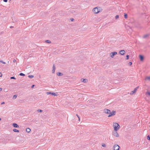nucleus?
Here are the masks:
<instances>
[{
  "mask_svg": "<svg viewBox=\"0 0 150 150\" xmlns=\"http://www.w3.org/2000/svg\"><path fill=\"white\" fill-rule=\"evenodd\" d=\"M55 67L54 64H53V69L52 70V73H54L55 71Z\"/></svg>",
  "mask_w": 150,
  "mask_h": 150,
  "instance_id": "obj_13",
  "label": "nucleus"
},
{
  "mask_svg": "<svg viewBox=\"0 0 150 150\" xmlns=\"http://www.w3.org/2000/svg\"><path fill=\"white\" fill-rule=\"evenodd\" d=\"M10 79H16L15 77L14 76H13V77H11Z\"/></svg>",
  "mask_w": 150,
  "mask_h": 150,
  "instance_id": "obj_30",
  "label": "nucleus"
},
{
  "mask_svg": "<svg viewBox=\"0 0 150 150\" xmlns=\"http://www.w3.org/2000/svg\"><path fill=\"white\" fill-rule=\"evenodd\" d=\"M76 116L78 117L79 120V121L80 120V118H79V115L77 114H76Z\"/></svg>",
  "mask_w": 150,
  "mask_h": 150,
  "instance_id": "obj_34",
  "label": "nucleus"
},
{
  "mask_svg": "<svg viewBox=\"0 0 150 150\" xmlns=\"http://www.w3.org/2000/svg\"><path fill=\"white\" fill-rule=\"evenodd\" d=\"M16 62V59H14V60H13V62Z\"/></svg>",
  "mask_w": 150,
  "mask_h": 150,
  "instance_id": "obj_37",
  "label": "nucleus"
},
{
  "mask_svg": "<svg viewBox=\"0 0 150 150\" xmlns=\"http://www.w3.org/2000/svg\"><path fill=\"white\" fill-rule=\"evenodd\" d=\"M147 93L149 95V96H150V92H147Z\"/></svg>",
  "mask_w": 150,
  "mask_h": 150,
  "instance_id": "obj_33",
  "label": "nucleus"
},
{
  "mask_svg": "<svg viewBox=\"0 0 150 150\" xmlns=\"http://www.w3.org/2000/svg\"><path fill=\"white\" fill-rule=\"evenodd\" d=\"M10 28H13V26H11V27H10Z\"/></svg>",
  "mask_w": 150,
  "mask_h": 150,
  "instance_id": "obj_42",
  "label": "nucleus"
},
{
  "mask_svg": "<svg viewBox=\"0 0 150 150\" xmlns=\"http://www.w3.org/2000/svg\"><path fill=\"white\" fill-rule=\"evenodd\" d=\"M47 95H49V94H51V95H54V96H57V94L56 93H54L47 92Z\"/></svg>",
  "mask_w": 150,
  "mask_h": 150,
  "instance_id": "obj_9",
  "label": "nucleus"
},
{
  "mask_svg": "<svg viewBox=\"0 0 150 150\" xmlns=\"http://www.w3.org/2000/svg\"><path fill=\"white\" fill-rule=\"evenodd\" d=\"M129 64V66H131L132 64V62H129V63H128Z\"/></svg>",
  "mask_w": 150,
  "mask_h": 150,
  "instance_id": "obj_32",
  "label": "nucleus"
},
{
  "mask_svg": "<svg viewBox=\"0 0 150 150\" xmlns=\"http://www.w3.org/2000/svg\"><path fill=\"white\" fill-rule=\"evenodd\" d=\"M1 120V119L0 118V120Z\"/></svg>",
  "mask_w": 150,
  "mask_h": 150,
  "instance_id": "obj_43",
  "label": "nucleus"
},
{
  "mask_svg": "<svg viewBox=\"0 0 150 150\" xmlns=\"http://www.w3.org/2000/svg\"><path fill=\"white\" fill-rule=\"evenodd\" d=\"M113 135L116 137H118L119 136L118 134L115 131L113 132Z\"/></svg>",
  "mask_w": 150,
  "mask_h": 150,
  "instance_id": "obj_8",
  "label": "nucleus"
},
{
  "mask_svg": "<svg viewBox=\"0 0 150 150\" xmlns=\"http://www.w3.org/2000/svg\"><path fill=\"white\" fill-rule=\"evenodd\" d=\"M28 77L30 78L31 79V78H33L34 77V76L33 75H29L28 76Z\"/></svg>",
  "mask_w": 150,
  "mask_h": 150,
  "instance_id": "obj_22",
  "label": "nucleus"
},
{
  "mask_svg": "<svg viewBox=\"0 0 150 150\" xmlns=\"http://www.w3.org/2000/svg\"><path fill=\"white\" fill-rule=\"evenodd\" d=\"M12 125L15 128H18L19 127L18 125L16 123H13Z\"/></svg>",
  "mask_w": 150,
  "mask_h": 150,
  "instance_id": "obj_11",
  "label": "nucleus"
},
{
  "mask_svg": "<svg viewBox=\"0 0 150 150\" xmlns=\"http://www.w3.org/2000/svg\"><path fill=\"white\" fill-rule=\"evenodd\" d=\"M116 112L115 111H113L112 112H110L109 114V115L108 116V117H110L112 116L115 115Z\"/></svg>",
  "mask_w": 150,
  "mask_h": 150,
  "instance_id": "obj_4",
  "label": "nucleus"
},
{
  "mask_svg": "<svg viewBox=\"0 0 150 150\" xmlns=\"http://www.w3.org/2000/svg\"><path fill=\"white\" fill-rule=\"evenodd\" d=\"M103 111L105 113L109 114L110 112V111L109 110L105 109Z\"/></svg>",
  "mask_w": 150,
  "mask_h": 150,
  "instance_id": "obj_7",
  "label": "nucleus"
},
{
  "mask_svg": "<svg viewBox=\"0 0 150 150\" xmlns=\"http://www.w3.org/2000/svg\"><path fill=\"white\" fill-rule=\"evenodd\" d=\"M127 14L126 13H124V17L125 18H127Z\"/></svg>",
  "mask_w": 150,
  "mask_h": 150,
  "instance_id": "obj_23",
  "label": "nucleus"
},
{
  "mask_svg": "<svg viewBox=\"0 0 150 150\" xmlns=\"http://www.w3.org/2000/svg\"><path fill=\"white\" fill-rule=\"evenodd\" d=\"M0 62L1 63H3V64H6V62H3V61H2V60L0 61Z\"/></svg>",
  "mask_w": 150,
  "mask_h": 150,
  "instance_id": "obj_26",
  "label": "nucleus"
},
{
  "mask_svg": "<svg viewBox=\"0 0 150 150\" xmlns=\"http://www.w3.org/2000/svg\"><path fill=\"white\" fill-rule=\"evenodd\" d=\"M45 41L47 43H51V41L49 40H46Z\"/></svg>",
  "mask_w": 150,
  "mask_h": 150,
  "instance_id": "obj_20",
  "label": "nucleus"
},
{
  "mask_svg": "<svg viewBox=\"0 0 150 150\" xmlns=\"http://www.w3.org/2000/svg\"><path fill=\"white\" fill-rule=\"evenodd\" d=\"M139 57L140 58V61H143L144 57L143 56L140 55L139 56Z\"/></svg>",
  "mask_w": 150,
  "mask_h": 150,
  "instance_id": "obj_10",
  "label": "nucleus"
},
{
  "mask_svg": "<svg viewBox=\"0 0 150 150\" xmlns=\"http://www.w3.org/2000/svg\"><path fill=\"white\" fill-rule=\"evenodd\" d=\"M37 111L38 112H42V110H37Z\"/></svg>",
  "mask_w": 150,
  "mask_h": 150,
  "instance_id": "obj_25",
  "label": "nucleus"
},
{
  "mask_svg": "<svg viewBox=\"0 0 150 150\" xmlns=\"http://www.w3.org/2000/svg\"><path fill=\"white\" fill-rule=\"evenodd\" d=\"M4 103H4V102H3L2 103H1V104H2H2H4Z\"/></svg>",
  "mask_w": 150,
  "mask_h": 150,
  "instance_id": "obj_41",
  "label": "nucleus"
},
{
  "mask_svg": "<svg viewBox=\"0 0 150 150\" xmlns=\"http://www.w3.org/2000/svg\"><path fill=\"white\" fill-rule=\"evenodd\" d=\"M2 74H1V73L0 72V77H2Z\"/></svg>",
  "mask_w": 150,
  "mask_h": 150,
  "instance_id": "obj_36",
  "label": "nucleus"
},
{
  "mask_svg": "<svg viewBox=\"0 0 150 150\" xmlns=\"http://www.w3.org/2000/svg\"><path fill=\"white\" fill-rule=\"evenodd\" d=\"M117 54V52H111L110 54V57L112 58H113L114 57L115 55L116 54Z\"/></svg>",
  "mask_w": 150,
  "mask_h": 150,
  "instance_id": "obj_6",
  "label": "nucleus"
},
{
  "mask_svg": "<svg viewBox=\"0 0 150 150\" xmlns=\"http://www.w3.org/2000/svg\"><path fill=\"white\" fill-rule=\"evenodd\" d=\"M81 81L84 83H86L87 81V80L86 79H81Z\"/></svg>",
  "mask_w": 150,
  "mask_h": 150,
  "instance_id": "obj_15",
  "label": "nucleus"
},
{
  "mask_svg": "<svg viewBox=\"0 0 150 150\" xmlns=\"http://www.w3.org/2000/svg\"><path fill=\"white\" fill-rule=\"evenodd\" d=\"M147 139L149 140H150V136L149 135H148L147 137Z\"/></svg>",
  "mask_w": 150,
  "mask_h": 150,
  "instance_id": "obj_29",
  "label": "nucleus"
},
{
  "mask_svg": "<svg viewBox=\"0 0 150 150\" xmlns=\"http://www.w3.org/2000/svg\"><path fill=\"white\" fill-rule=\"evenodd\" d=\"M138 87H137L135 88L133 91H132L131 92V93H130V94L131 95H132L133 94H134V93H135L136 91L137 90V89L138 88Z\"/></svg>",
  "mask_w": 150,
  "mask_h": 150,
  "instance_id": "obj_5",
  "label": "nucleus"
},
{
  "mask_svg": "<svg viewBox=\"0 0 150 150\" xmlns=\"http://www.w3.org/2000/svg\"><path fill=\"white\" fill-rule=\"evenodd\" d=\"M34 86H35V85H32V86H31V88H33Z\"/></svg>",
  "mask_w": 150,
  "mask_h": 150,
  "instance_id": "obj_38",
  "label": "nucleus"
},
{
  "mask_svg": "<svg viewBox=\"0 0 150 150\" xmlns=\"http://www.w3.org/2000/svg\"><path fill=\"white\" fill-rule=\"evenodd\" d=\"M119 146L117 144H115L113 147L114 150H119Z\"/></svg>",
  "mask_w": 150,
  "mask_h": 150,
  "instance_id": "obj_3",
  "label": "nucleus"
},
{
  "mask_svg": "<svg viewBox=\"0 0 150 150\" xmlns=\"http://www.w3.org/2000/svg\"><path fill=\"white\" fill-rule=\"evenodd\" d=\"M125 52V51L124 50H120V51L119 53L121 55H123L124 54Z\"/></svg>",
  "mask_w": 150,
  "mask_h": 150,
  "instance_id": "obj_12",
  "label": "nucleus"
},
{
  "mask_svg": "<svg viewBox=\"0 0 150 150\" xmlns=\"http://www.w3.org/2000/svg\"><path fill=\"white\" fill-rule=\"evenodd\" d=\"M115 18L116 19H117L119 18V16L118 15H116Z\"/></svg>",
  "mask_w": 150,
  "mask_h": 150,
  "instance_id": "obj_27",
  "label": "nucleus"
},
{
  "mask_svg": "<svg viewBox=\"0 0 150 150\" xmlns=\"http://www.w3.org/2000/svg\"><path fill=\"white\" fill-rule=\"evenodd\" d=\"M26 131L27 132L29 133L30 132V129L29 128H27L26 129Z\"/></svg>",
  "mask_w": 150,
  "mask_h": 150,
  "instance_id": "obj_14",
  "label": "nucleus"
},
{
  "mask_svg": "<svg viewBox=\"0 0 150 150\" xmlns=\"http://www.w3.org/2000/svg\"><path fill=\"white\" fill-rule=\"evenodd\" d=\"M145 80L150 81V76L146 77Z\"/></svg>",
  "mask_w": 150,
  "mask_h": 150,
  "instance_id": "obj_18",
  "label": "nucleus"
},
{
  "mask_svg": "<svg viewBox=\"0 0 150 150\" xmlns=\"http://www.w3.org/2000/svg\"><path fill=\"white\" fill-rule=\"evenodd\" d=\"M102 146H103V147H105V146H106L105 144L104 143L102 144Z\"/></svg>",
  "mask_w": 150,
  "mask_h": 150,
  "instance_id": "obj_28",
  "label": "nucleus"
},
{
  "mask_svg": "<svg viewBox=\"0 0 150 150\" xmlns=\"http://www.w3.org/2000/svg\"><path fill=\"white\" fill-rule=\"evenodd\" d=\"M129 55H127L126 56V59H129Z\"/></svg>",
  "mask_w": 150,
  "mask_h": 150,
  "instance_id": "obj_31",
  "label": "nucleus"
},
{
  "mask_svg": "<svg viewBox=\"0 0 150 150\" xmlns=\"http://www.w3.org/2000/svg\"><path fill=\"white\" fill-rule=\"evenodd\" d=\"M19 75L21 76H25V74H24L22 73H20Z\"/></svg>",
  "mask_w": 150,
  "mask_h": 150,
  "instance_id": "obj_21",
  "label": "nucleus"
},
{
  "mask_svg": "<svg viewBox=\"0 0 150 150\" xmlns=\"http://www.w3.org/2000/svg\"><path fill=\"white\" fill-rule=\"evenodd\" d=\"M149 36V34H146V35H144L143 36V38H147Z\"/></svg>",
  "mask_w": 150,
  "mask_h": 150,
  "instance_id": "obj_16",
  "label": "nucleus"
},
{
  "mask_svg": "<svg viewBox=\"0 0 150 150\" xmlns=\"http://www.w3.org/2000/svg\"><path fill=\"white\" fill-rule=\"evenodd\" d=\"M93 11L95 13H98L100 12V10L97 7H96L93 9Z\"/></svg>",
  "mask_w": 150,
  "mask_h": 150,
  "instance_id": "obj_2",
  "label": "nucleus"
},
{
  "mask_svg": "<svg viewBox=\"0 0 150 150\" xmlns=\"http://www.w3.org/2000/svg\"><path fill=\"white\" fill-rule=\"evenodd\" d=\"M17 96L16 95H14L13 96V98L14 99H16V98L17 97Z\"/></svg>",
  "mask_w": 150,
  "mask_h": 150,
  "instance_id": "obj_24",
  "label": "nucleus"
},
{
  "mask_svg": "<svg viewBox=\"0 0 150 150\" xmlns=\"http://www.w3.org/2000/svg\"><path fill=\"white\" fill-rule=\"evenodd\" d=\"M2 88H0V91H1L2 90Z\"/></svg>",
  "mask_w": 150,
  "mask_h": 150,
  "instance_id": "obj_40",
  "label": "nucleus"
},
{
  "mask_svg": "<svg viewBox=\"0 0 150 150\" xmlns=\"http://www.w3.org/2000/svg\"><path fill=\"white\" fill-rule=\"evenodd\" d=\"M8 0H4V1L5 2H7Z\"/></svg>",
  "mask_w": 150,
  "mask_h": 150,
  "instance_id": "obj_35",
  "label": "nucleus"
},
{
  "mask_svg": "<svg viewBox=\"0 0 150 150\" xmlns=\"http://www.w3.org/2000/svg\"><path fill=\"white\" fill-rule=\"evenodd\" d=\"M13 132H19V131L16 129H14L13 130Z\"/></svg>",
  "mask_w": 150,
  "mask_h": 150,
  "instance_id": "obj_19",
  "label": "nucleus"
},
{
  "mask_svg": "<svg viewBox=\"0 0 150 150\" xmlns=\"http://www.w3.org/2000/svg\"><path fill=\"white\" fill-rule=\"evenodd\" d=\"M74 18H72L71 19V21H74Z\"/></svg>",
  "mask_w": 150,
  "mask_h": 150,
  "instance_id": "obj_39",
  "label": "nucleus"
},
{
  "mask_svg": "<svg viewBox=\"0 0 150 150\" xmlns=\"http://www.w3.org/2000/svg\"><path fill=\"white\" fill-rule=\"evenodd\" d=\"M57 75L58 76H62L63 74L62 73H60V72H58L57 73Z\"/></svg>",
  "mask_w": 150,
  "mask_h": 150,
  "instance_id": "obj_17",
  "label": "nucleus"
},
{
  "mask_svg": "<svg viewBox=\"0 0 150 150\" xmlns=\"http://www.w3.org/2000/svg\"><path fill=\"white\" fill-rule=\"evenodd\" d=\"M115 131H117L120 128V126L117 123H114L113 125Z\"/></svg>",
  "mask_w": 150,
  "mask_h": 150,
  "instance_id": "obj_1",
  "label": "nucleus"
}]
</instances>
